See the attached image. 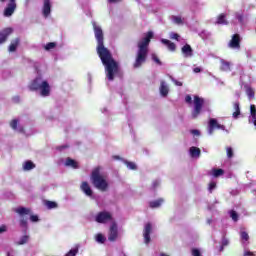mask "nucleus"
Wrapping results in <instances>:
<instances>
[{"mask_svg": "<svg viewBox=\"0 0 256 256\" xmlns=\"http://www.w3.org/2000/svg\"><path fill=\"white\" fill-rule=\"evenodd\" d=\"M94 29L95 39L97 41V53L105 67L106 78L108 81L115 79V74L119 72V64L113 59L111 52L107 49L103 43V29L97 25L96 22L92 23Z\"/></svg>", "mask_w": 256, "mask_h": 256, "instance_id": "nucleus-1", "label": "nucleus"}, {"mask_svg": "<svg viewBox=\"0 0 256 256\" xmlns=\"http://www.w3.org/2000/svg\"><path fill=\"white\" fill-rule=\"evenodd\" d=\"M151 39H153V32L150 31L138 42V51L133 64L134 69H139V67L147 61V54L149 53L148 47L149 43H151Z\"/></svg>", "mask_w": 256, "mask_h": 256, "instance_id": "nucleus-2", "label": "nucleus"}, {"mask_svg": "<svg viewBox=\"0 0 256 256\" xmlns=\"http://www.w3.org/2000/svg\"><path fill=\"white\" fill-rule=\"evenodd\" d=\"M28 87L30 91H36L40 97L45 98L51 96V83H49V78L45 77L43 74H39L33 79Z\"/></svg>", "mask_w": 256, "mask_h": 256, "instance_id": "nucleus-3", "label": "nucleus"}, {"mask_svg": "<svg viewBox=\"0 0 256 256\" xmlns=\"http://www.w3.org/2000/svg\"><path fill=\"white\" fill-rule=\"evenodd\" d=\"M90 181L98 191L105 192L109 189V182L107 181V178L101 174V166L92 170Z\"/></svg>", "mask_w": 256, "mask_h": 256, "instance_id": "nucleus-4", "label": "nucleus"}, {"mask_svg": "<svg viewBox=\"0 0 256 256\" xmlns=\"http://www.w3.org/2000/svg\"><path fill=\"white\" fill-rule=\"evenodd\" d=\"M193 105L194 108L192 110V118L197 119V117L201 115V111H203V105H205V100L202 97L195 95Z\"/></svg>", "mask_w": 256, "mask_h": 256, "instance_id": "nucleus-5", "label": "nucleus"}, {"mask_svg": "<svg viewBox=\"0 0 256 256\" xmlns=\"http://www.w3.org/2000/svg\"><path fill=\"white\" fill-rule=\"evenodd\" d=\"M15 211L20 216V227L27 230V221H29V218H27L25 215H31V209L25 207H18Z\"/></svg>", "mask_w": 256, "mask_h": 256, "instance_id": "nucleus-6", "label": "nucleus"}, {"mask_svg": "<svg viewBox=\"0 0 256 256\" xmlns=\"http://www.w3.org/2000/svg\"><path fill=\"white\" fill-rule=\"evenodd\" d=\"M215 129H221L222 131L229 133V131L225 129V125L219 124V121L215 118H210L208 122V135H213Z\"/></svg>", "mask_w": 256, "mask_h": 256, "instance_id": "nucleus-7", "label": "nucleus"}, {"mask_svg": "<svg viewBox=\"0 0 256 256\" xmlns=\"http://www.w3.org/2000/svg\"><path fill=\"white\" fill-rule=\"evenodd\" d=\"M2 3H7V7L4 10V17H11L17 9V3L15 0H0Z\"/></svg>", "mask_w": 256, "mask_h": 256, "instance_id": "nucleus-8", "label": "nucleus"}, {"mask_svg": "<svg viewBox=\"0 0 256 256\" xmlns=\"http://www.w3.org/2000/svg\"><path fill=\"white\" fill-rule=\"evenodd\" d=\"M117 239H119V228L117 223L113 222L109 228L108 241L114 243V241H117Z\"/></svg>", "mask_w": 256, "mask_h": 256, "instance_id": "nucleus-9", "label": "nucleus"}, {"mask_svg": "<svg viewBox=\"0 0 256 256\" xmlns=\"http://www.w3.org/2000/svg\"><path fill=\"white\" fill-rule=\"evenodd\" d=\"M228 47L239 51V49H241V36H239V34H234L228 43Z\"/></svg>", "mask_w": 256, "mask_h": 256, "instance_id": "nucleus-10", "label": "nucleus"}, {"mask_svg": "<svg viewBox=\"0 0 256 256\" xmlns=\"http://www.w3.org/2000/svg\"><path fill=\"white\" fill-rule=\"evenodd\" d=\"M111 218V213L102 211L96 215L95 220L97 223H107L108 221H111Z\"/></svg>", "mask_w": 256, "mask_h": 256, "instance_id": "nucleus-11", "label": "nucleus"}, {"mask_svg": "<svg viewBox=\"0 0 256 256\" xmlns=\"http://www.w3.org/2000/svg\"><path fill=\"white\" fill-rule=\"evenodd\" d=\"M151 231H153V226L151 223H147L144 227L143 237H144V243L146 245H149L151 243Z\"/></svg>", "mask_w": 256, "mask_h": 256, "instance_id": "nucleus-12", "label": "nucleus"}, {"mask_svg": "<svg viewBox=\"0 0 256 256\" xmlns=\"http://www.w3.org/2000/svg\"><path fill=\"white\" fill-rule=\"evenodd\" d=\"M169 84L165 80H160L159 93L161 97H167L169 95Z\"/></svg>", "mask_w": 256, "mask_h": 256, "instance_id": "nucleus-13", "label": "nucleus"}, {"mask_svg": "<svg viewBox=\"0 0 256 256\" xmlns=\"http://www.w3.org/2000/svg\"><path fill=\"white\" fill-rule=\"evenodd\" d=\"M181 52L185 59H189V58L193 57V48H191V45H189V44H185L181 48Z\"/></svg>", "mask_w": 256, "mask_h": 256, "instance_id": "nucleus-14", "label": "nucleus"}, {"mask_svg": "<svg viewBox=\"0 0 256 256\" xmlns=\"http://www.w3.org/2000/svg\"><path fill=\"white\" fill-rule=\"evenodd\" d=\"M42 15L45 19L51 15V1L44 0V4L42 7Z\"/></svg>", "mask_w": 256, "mask_h": 256, "instance_id": "nucleus-15", "label": "nucleus"}, {"mask_svg": "<svg viewBox=\"0 0 256 256\" xmlns=\"http://www.w3.org/2000/svg\"><path fill=\"white\" fill-rule=\"evenodd\" d=\"M80 189L87 197H93V190L91 189L89 183L82 182V184L80 185Z\"/></svg>", "mask_w": 256, "mask_h": 256, "instance_id": "nucleus-16", "label": "nucleus"}, {"mask_svg": "<svg viewBox=\"0 0 256 256\" xmlns=\"http://www.w3.org/2000/svg\"><path fill=\"white\" fill-rule=\"evenodd\" d=\"M13 33V29L6 28L0 32V44L5 43L10 34Z\"/></svg>", "mask_w": 256, "mask_h": 256, "instance_id": "nucleus-17", "label": "nucleus"}, {"mask_svg": "<svg viewBox=\"0 0 256 256\" xmlns=\"http://www.w3.org/2000/svg\"><path fill=\"white\" fill-rule=\"evenodd\" d=\"M189 155L192 157V159H199L201 157V149L198 147L192 146L189 149Z\"/></svg>", "mask_w": 256, "mask_h": 256, "instance_id": "nucleus-18", "label": "nucleus"}, {"mask_svg": "<svg viewBox=\"0 0 256 256\" xmlns=\"http://www.w3.org/2000/svg\"><path fill=\"white\" fill-rule=\"evenodd\" d=\"M160 41L163 45H166L168 50H170L172 53L176 51L177 46L175 45V43L171 42V40L162 38Z\"/></svg>", "mask_w": 256, "mask_h": 256, "instance_id": "nucleus-19", "label": "nucleus"}, {"mask_svg": "<svg viewBox=\"0 0 256 256\" xmlns=\"http://www.w3.org/2000/svg\"><path fill=\"white\" fill-rule=\"evenodd\" d=\"M233 110H234L232 114L233 119H239V115H241V108H240L239 101H235L233 103Z\"/></svg>", "mask_w": 256, "mask_h": 256, "instance_id": "nucleus-20", "label": "nucleus"}, {"mask_svg": "<svg viewBox=\"0 0 256 256\" xmlns=\"http://www.w3.org/2000/svg\"><path fill=\"white\" fill-rule=\"evenodd\" d=\"M234 18L238 21L239 25H245V14H243V11L235 12Z\"/></svg>", "mask_w": 256, "mask_h": 256, "instance_id": "nucleus-21", "label": "nucleus"}, {"mask_svg": "<svg viewBox=\"0 0 256 256\" xmlns=\"http://www.w3.org/2000/svg\"><path fill=\"white\" fill-rule=\"evenodd\" d=\"M220 70L221 71H231V62L225 59H220Z\"/></svg>", "mask_w": 256, "mask_h": 256, "instance_id": "nucleus-22", "label": "nucleus"}, {"mask_svg": "<svg viewBox=\"0 0 256 256\" xmlns=\"http://www.w3.org/2000/svg\"><path fill=\"white\" fill-rule=\"evenodd\" d=\"M18 125H19V120L18 119H14L10 122L11 129H13L14 131H18V133H22L23 127L18 126Z\"/></svg>", "mask_w": 256, "mask_h": 256, "instance_id": "nucleus-23", "label": "nucleus"}, {"mask_svg": "<svg viewBox=\"0 0 256 256\" xmlns=\"http://www.w3.org/2000/svg\"><path fill=\"white\" fill-rule=\"evenodd\" d=\"M65 166L66 167H71L72 169H78L79 168V164L77 163V161H75L71 158L66 159Z\"/></svg>", "mask_w": 256, "mask_h": 256, "instance_id": "nucleus-24", "label": "nucleus"}, {"mask_svg": "<svg viewBox=\"0 0 256 256\" xmlns=\"http://www.w3.org/2000/svg\"><path fill=\"white\" fill-rule=\"evenodd\" d=\"M171 21L174 25H184L185 18H182L181 16H171Z\"/></svg>", "mask_w": 256, "mask_h": 256, "instance_id": "nucleus-25", "label": "nucleus"}, {"mask_svg": "<svg viewBox=\"0 0 256 256\" xmlns=\"http://www.w3.org/2000/svg\"><path fill=\"white\" fill-rule=\"evenodd\" d=\"M216 25H229V22L227 21L225 14H220L217 17Z\"/></svg>", "mask_w": 256, "mask_h": 256, "instance_id": "nucleus-26", "label": "nucleus"}, {"mask_svg": "<svg viewBox=\"0 0 256 256\" xmlns=\"http://www.w3.org/2000/svg\"><path fill=\"white\" fill-rule=\"evenodd\" d=\"M18 46H19V38H16V39L12 40V42H11V44L9 46L8 51L10 53H13V52L17 51V47Z\"/></svg>", "mask_w": 256, "mask_h": 256, "instance_id": "nucleus-27", "label": "nucleus"}, {"mask_svg": "<svg viewBox=\"0 0 256 256\" xmlns=\"http://www.w3.org/2000/svg\"><path fill=\"white\" fill-rule=\"evenodd\" d=\"M163 203H164L163 198H159L158 200L151 201L149 205L151 209H157L159 208L160 205H163Z\"/></svg>", "mask_w": 256, "mask_h": 256, "instance_id": "nucleus-28", "label": "nucleus"}, {"mask_svg": "<svg viewBox=\"0 0 256 256\" xmlns=\"http://www.w3.org/2000/svg\"><path fill=\"white\" fill-rule=\"evenodd\" d=\"M31 169H35V164L31 160H28V161L24 162L23 170L24 171H31Z\"/></svg>", "mask_w": 256, "mask_h": 256, "instance_id": "nucleus-29", "label": "nucleus"}, {"mask_svg": "<svg viewBox=\"0 0 256 256\" xmlns=\"http://www.w3.org/2000/svg\"><path fill=\"white\" fill-rule=\"evenodd\" d=\"M225 171L223 169H217L214 168L210 171V175H212V177H221V175H224Z\"/></svg>", "mask_w": 256, "mask_h": 256, "instance_id": "nucleus-30", "label": "nucleus"}, {"mask_svg": "<svg viewBox=\"0 0 256 256\" xmlns=\"http://www.w3.org/2000/svg\"><path fill=\"white\" fill-rule=\"evenodd\" d=\"M26 243H29V235H24L20 237L19 241L17 242V245H26Z\"/></svg>", "mask_w": 256, "mask_h": 256, "instance_id": "nucleus-31", "label": "nucleus"}, {"mask_svg": "<svg viewBox=\"0 0 256 256\" xmlns=\"http://www.w3.org/2000/svg\"><path fill=\"white\" fill-rule=\"evenodd\" d=\"M57 47V43L55 42H50L44 45L45 51H52V49H55Z\"/></svg>", "mask_w": 256, "mask_h": 256, "instance_id": "nucleus-32", "label": "nucleus"}, {"mask_svg": "<svg viewBox=\"0 0 256 256\" xmlns=\"http://www.w3.org/2000/svg\"><path fill=\"white\" fill-rule=\"evenodd\" d=\"M246 95H248L249 99H253V97H255V91H253V88L247 86Z\"/></svg>", "mask_w": 256, "mask_h": 256, "instance_id": "nucleus-33", "label": "nucleus"}, {"mask_svg": "<svg viewBox=\"0 0 256 256\" xmlns=\"http://www.w3.org/2000/svg\"><path fill=\"white\" fill-rule=\"evenodd\" d=\"M124 163L128 167V169H131L132 171H135L137 169V164H135V162L124 161Z\"/></svg>", "mask_w": 256, "mask_h": 256, "instance_id": "nucleus-34", "label": "nucleus"}, {"mask_svg": "<svg viewBox=\"0 0 256 256\" xmlns=\"http://www.w3.org/2000/svg\"><path fill=\"white\" fill-rule=\"evenodd\" d=\"M45 206L47 207V209H57V202L46 201Z\"/></svg>", "mask_w": 256, "mask_h": 256, "instance_id": "nucleus-35", "label": "nucleus"}, {"mask_svg": "<svg viewBox=\"0 0 256 256\" xmlns=\"http://www.w3.org/2000/svg\"><path fill=\"white\" fill-rule=\"evenodd\" d=\"M77 253H79V248L75 247L69 250V252L66 253L64 256H77Z\"/></svg>", "mask_w": 256, "mask_h": 256, "instance_id": "nucleus-36", "label": "nucleus"}, {"mask_svg": "<svg viewBox=\"0 0 256 256\" xmlns=\"http://www.w3.org/2000/svg\"><path fill=\"white\" fill-rule=\"evenodd\" d=\"M105 241H107V238H105L103 236V234L99 233V234L96 235V242L97 243L103 244V243H105Z\"/></svg>", "mask_w": 256, "mask_h": 256, "instance_id": "nucleus-37", "label": "nucleus"}, {"mask_svg": "<svg viewBox=\"0 0 256 256\" xmlns=\"http://www.w3.org/2000/svg\"><path fill=\"white\" fill-rule=\"evenodd\" d=\"M240 237L243 243H247V241H249V234L245 231L240 232Z\"/></svg>", "mask_w": 256, "mask_h": 256, "instance_id": "nucleus-38", "label": "nucleus"}, {"mask_svg": "<svg viewBox=\"0 0 256 256\" xmlns=\"http://www.w3.org/2000/svg\"><path fill=\"white\" fill-rule=\"evenodd\" d=\"M169 37L170 39H174L175 41H179V39H181V36L175 32H170Z\"/></svg>", "mask_w": 256, "mask_h": 256, "instance_id": "nucleus-39", "label": "nucleus"}, {"mask_svg": "<svg viewBox=\"0 0 256 256\" xmlns=\"http://www.w3.org/2000/svg\"><path fill=\"white\" fill-rule=\"evenodd\" d=\"M230 217H231V219H233L234 221H239V215L237 214V212H235V211H231L230 212Z\"/></svg>", "mask_w": 256, "mask_h": 256, "instance_id": "nucleus-40", "label": "nucleus"}, {"mask_svg": "<svg viewBox=\"0 0 256 256\" xmlns=\"http://www.w3.org/2000/svg\"><path fill=\"white\" fill-rule=\"evenodd\" d=\"M226 153H227L228 159L233 158V148L231 147L226 148Z\"/></svg>", "mask_w": 256, "mask_h": 256, "instance_id": "nucleus-41", "label": "nucleus"}, {"mask_svg": "<svg viewBox=\"0 0 256 256\" xmlns=\"http://www.w3.org/2000/svg\"><path fill=\"white\" fill-rule=\"evenodd\" d=\"M171 81L177 86V87H183V82H180L176 80L175 78L170 76Z\"/></svg>", "mask_w": 256, "mask_h": 256, "instance_id": "nucleus-42", "label": "nucleus"}, {"mask_svg": "<svg viewBox=\"0 0 256 256\" xmlns=\"http://www.w3.org/2000/svg\"><path fill=\"white\" fill-rule=\"evenodd\" d=\"M216 187H217V183H215V182H210L209 187H208V191H209L210 193H213V189H215Z\"/></svg>", "mask_w": 256, "mask_h": 256, "instance_id": "nucleus-43", "label": "nucleus"}, {"mask_svg": "<svg viewBox=\"0 0 256 256\" xmlns=\"http://www.w3.org/2000/svg\"><path fill=\"white\" fill-rule=\"evenodd\" d=\"M30 221L32 223H37L39 221V216L37 215H31V212H30Z\"/></svg>", "mask_w": 256, "mask_h": 256, "instance_id": "nucleus-44", "label": "nucleus"}, {"mask_svg": "<svg viewBox=\"0 0 256 256\" xmlns=\"http://www.w3.org/2000/svg\"><path fill=\"white\" fill-rule=\"evenodd\" d=\"M185 103H187L188 105H191V103H193V98L191 97V95L185 96Z\"/></svg>", "mask_w": 256, "mask_h": 256, "instance_id": "nucleus-45", "label": "nucleus"}, {"mask_svg": "<svg viewBox=\"0 0 256 256\" xmlns=\"http://www.w3.org/2000/svg\"><path fill=\"white\" fill-rule=\"evenodd\" d=\"M192 256H202L201 251H199V249H197V248H193L192 249Z\"/></svg>", "mask_w": 256, "mask_h": 256, "instance_id": "nucleus-46", "label": "nucleus"}, {"mask_svg": "<svg viewBox=\"0 0 256 256\" xmlns=\"http://www.w3.org/2000/svg\"><path fill=\"white\" fill-rule=\"evenodd\" d=\"M152 60L154 63H157V65H161V60H159V57H157L155 54H152Z\"/></svg>", "mask_w": 256, "mask_h": 256, "instance_id": "nucleus-47", "label": "nucleus"}, {"mask_svg": "<svg viewBox=\"0 0 256 256\" xmlns=\"http://www.w3.org/2000/svg\"><path fill=\"white\" fill-rule=\"evenodd\" d=\"M201 71H203V68L196 65L193 66V73H201Z\"/></svg>", "mask_w": 256, "mask_h": 256, "instance_id": "nucleus-48", "label": "nucleus"}, {"mask_svg": "<svg viewBox=\"0 0 256 256\" xmlns=\"http://www.w3.org/2000/svg\"><path fill=\"white\" fill-rule=\"evenodd\" d=\"M159 185H161V181H159V180H155V181L152 183L153 189H157V187H159Z\"/></svg>", "mask_w": 256, "mask_h": 256, "instance_id": "nucleus-49", "label": "nucleus"}, {"mask_svg": "<svg viewBox=\"0 0 256 256\" xmlns=\"http://www.w3.org/2000/svg\"><path fill=\"white\" fill-rule=\"evenodd\" d=\"M227 245H229V241H228L227 239L223 238L221 251H223V247H225V246H227Z\"/></svg>", "mask_w": 256, "mask_h": 256, "instance_id": "nucleus-50", "label": "nucleus"}, {"mask_svg": "<svg viewBox=\"0 0 256 256\" xmlns=\"http://www.w3.org/2000/svg\"><path fill=\"white\" fill-rule=\"evenodd\" d=\"M5 231H7V226L5 225L0 226V235L1 233H5Z\"/></svg>", "mask_w": 256, "mask_h": 256, "instance_id": "nucleus-51", "label": "nucleus"}, {"mask_svg": "<svg viewBox=\"0 0 256 256\" xmlns=\"http://www.w3.org/2000/svg\"><path fill=\"white\" fill-rule=\"evenodd\" d=\"M191 133H192V135H195L196 137H199V135H201L199 130H192Z\"/></svg>", "mask_w": 256, "mask_h": 256, "instance_id": "nucleus-52", "label": "nucleus"}, {"mask_svg": "<svg viewBox=\"0 0 256 256\" xmlns=\"http://www.w3.org/2000/svg\"><path fill=\"white\" fill-rule=\"evenodd\" d=\"M235 97H236V99H239V97H241V92H236Z\"/></svg>", "mask_w": 256, "mask_h": 256, "instance_id": "nucleus-53", "label": "nucleus"}, {"mask_svg": "<svg viewBox=\"0 0 256 256\" xmlns=\"http://www.w3.org/2000/svg\"><path fill=\"white\" fill-rule=\"evenodd\" d=\"M244 255H245V256H251V255H253V253H251V252H249V251H245V252H244Z\"/></svg>", "mask_w": 256, "mask_h": 256, "instance_id": "nucleus-54", "label": "nucleus"}, {"mask_svg": "<svg viewBox=\"0 0 256 256\" xmlns=\"http://www.w3.org/2000/svg\"><path fill=\"white\" fill-rule=\"evenodd\" d=\"M119 0H108V3H117Z\"/></svg>", "mask_w": 256, "mask_h": 256, "instance_id": "nucleus-55", "label": "nucleus"}, {"mask_svg": "<svg viewBox=\"0 0 256 256\" xmlns=\"http://www.w3.org/2000/svg\"><path fill=\"white\" fill-rule=\"evenodd\" d=\"M65 148H67V146H60L59 147L60 151H62V149H65Z\"/></svg>", "mask_w": 256, "mask_h": 256, "instance_id": "nucleus-56", "label": "nucleus"}, {"mask_svg": "<svg viewBox=\"0 0 256 256\" xmlns=\"http://www.w3.org/2000/svg\"><path fill=\"white\" fill-rule=\"evenodd\" d=\"M102 113H107V108H104V109L102 110Z\"/></svg>", "mask_w": 256, "mask_h": 256, "instance_id": "nucleus-57", "label": "nucleus"}, {"mask_svg": "<svg viewBox=\"0 0 256 256\" xmlns=\"http://www.w3.org/2000/svg\"><path fill=\"white\" fill-rule=\"evenodd\" d=\"M159 256H169V255H167V254H165V253H160Z\"/></svg>", "mask_w": 256, "mask_h": 256, "instance_id": "nucleus-58", "label": "nucleus"}, {"mask_svg": "<svg viewBox=\"0 0 256 256\" xmlns=\"http://www.w3.org/2000/svg\"><path fill=\"white\" fill-rule=\"evenodd\" d=\"M208 225H211V219L207 220Z\"/></svg>", "mask_w": 256, "mask_h": 256, "instance_id": "nucleus-59", "label": "nucleus"}, {"mask_svg": "<svg viewBox=\"0 0 256 256\" xmlns=\"http://www.w3.org/2000/svg\"><path fill=\"white\" fill-rule=\"evenodd\" d=\"M114 159H119V156H114Z\"/></svg>", "mask_w": 256, "mask_h": 256, "instance_id": "nucleus-60", "label": "nucleus"}, {"mask_svg": "<svg viewBox=\"0 0 256 256\" xmlns=\"http://www.w3.org/2000/svg\"><path fill=\"white\" fill-rule=\"evenodd\" d=\"M31 0H26V3H29Z\"/></svg>", "mask_w": 256, "mask_h": 256, "instance_id": "nucleus-61", "label": "nucleus"}]
</instances>
